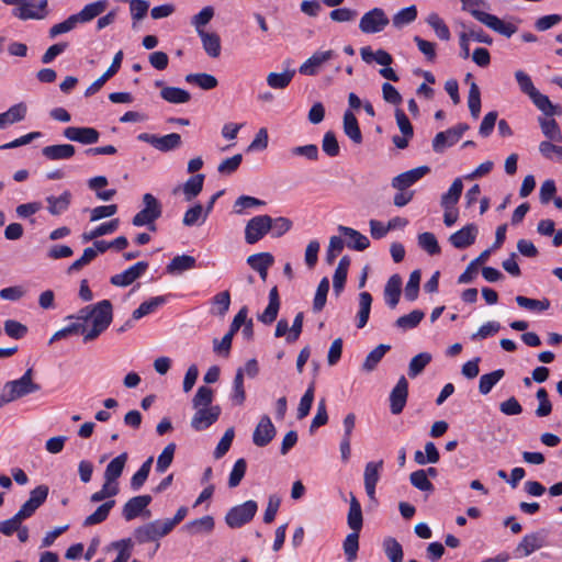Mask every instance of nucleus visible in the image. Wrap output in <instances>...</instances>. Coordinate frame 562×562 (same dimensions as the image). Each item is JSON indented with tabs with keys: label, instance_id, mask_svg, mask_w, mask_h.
I'll return each mask as SVG.
<instances>
[{
	"label": "nucleus",
	"instance_id": "obj_1",
	"mask_svg": "<svg viewBox=\"0 0 562 562\" xmlns=\"http://www.w3.org/2000/svg\"><path fill=\"white\" fill-rule=\"evenodd\" d=\"M40 390L41 385L33 382V369L29 368L20 379L8 381L4 384L0 394V408Z\"/></svg>",
	"mask_w": 562,
	"mask_h": 562
},
{
	"label": "nucleus",
	"instance_id": "obj_2",
	"mask_svg": "<svg viewBox=\"0 0 562 562\" xmlns=\"http://www.w3.org/2000/svg\"><path fill=\"white\" fill-rule=\"evenodd\" d=\"M143 204L144 207L134 215L132 224L136 227L147 226L149 231L156 232L155 221L161 216L162 205L151 193L143 195Z\"/></svg>",
	"mask_w": 562,
	"mask_h": 562
},
{
	"label": "nucleus",
	"instance_id": "obj_3",
	"mask_svg": "<svg viewBox=\"0 0 562 562\" xmlns=\"http://www.w3.org/2000/svg\"><path fill=\"white\" fill-rule=\"evenodd\" d=\"M258 510L256 501L249 499L233 506L225 515V522L232 529L241 528L250 522Z\"/></svg>",
	"mask_w": 562,
	"mask_h": 562
},
{
	"label": "nucleus",
	"instance_id": "obj_4",
	"mask_svg": "<svg viewBox=\"0 0 562 562\" xmlns=\"http://www.w3.org/2000/svg\"><path fill=\"white\" fill-rule=\"evenodd\" d=\"M271 216L267 214L251 217L245 226V241L254 245L261 240L271 229Z\"/></svg>",
	"mask_w": 562,
	"mask_h": 562
},
{
	"label": "nucleus",
	"instance_id": "obj_5",
	"mask_svg": "<svg viewBox=\"0 0 562 562\" xmlns=\"http://www.w3.org/2000/svg\"><path fill=\"white\" fill-rule=\"evenodd\" d=\"M390 23L387 15L381 8H373L366 12L359 22V29L364 34H375L382 32Z\"/></svg>",
	"mask_w": 562,
	"mask_h": 562
},
{
	"label": "nucleus",
	"instance_id": "obj_6",
	"mask_svg": "<svg viewBox=\"0 0 562 562\" xmlns=\"http://www.w3.org/2000/svg\"><path fill=\"white\" fill-rule=\"evenodd\" d=\"M139 142L147 143L154 148L162 153H168L179 148L182 144L181 135L178 133H170L164 136L149 133H140L137 136Z\"/></svg>",
	"mask_w": 562,
	"mask_h": 562
},
{
	"label": "nucleus",
	"instance_id": "obj_7",
	"mask_svg": "<svg viewBox=\"0 0 562 562\" xmlns=\"http://www.w3.org/2000/svg\"><path fill=\"white\" fill-rule=\"evenodd\" d=\"M469 130L467 123H460L447 131L439 132L432 139V149L436 153H442L447 147H451L457 144L463 134Z\"/></svg>",
	"mask_w": 562,
	"mask_h": 562
},
{
	"label": "nucleus",
	"instance_id": "obj_8",
	"mask_svg": "<svg viewBox=\"0 0 562 562\" xmlns=\"http://www.w3.org/2000/svg\"><path fill=\"white\" fill-rule=\"evenodd\" d=\"M473 18L482 24L486 25L492 31L505 37H510L518 31L516 24L506 22L498 16L487 12H473Z\"/></svg>",
	"mask_w": 562,
	"mask_h": 562
},
{
	"label": "nucleus",
	"instance_id": "obj_9",
	"mask_svg": "<svg viewBox=\"0 0 562 562\" xmlns=\"http://www.w3.org/2000/svg\"><path fill=\"white\" fill-rule=\"evenodd\" d=\"M529 99L541 112L540 116L554 117L562 115V106L553 103L548 95L541 93L529 80Z\"/></svg>",
	"mask_w": 562,
	"mask_h": 562
},
{
	"label": "nucleus",
	"instance_id": "obj_10",
	"mask_svg": "<svg viewBox=\"0 0 562 562\" xmlns=\"http://www.w3.org/2000/svg\"><path fill=\"white\" fill-rule=\"evenodd\" d=\"M153 498L150 495H138L130 498L122 508V516L126 521L134 520L139 516L150 517V510L147 509Z\"/></svg>",
	"mask_w": 562,
	"mask_h": 562
},
{
	"label": "nucleus",
	"instance_id": "obj_11",
	"mask_svg": "<svg viewBox=\"0 0 562 562\" xmlns=\"http://www.w3.org/2000/svg\"><path fill=\"white\" fill-rule=\"evenodd\" d=\"M34 0H24L21 5L13 9L12 14L23 21L26 20H42L48 14L47 0H40L36 4Z\"/></svg>",
	"mask_w": 562,
	"mask_h": 562
},
{
	"label": "nucleus",
	"instance_id": "obj_12",
	"mask_svg": "<svg viewBox=\"0 0 562 562\" xmlns=\"http://www.w3.org/2000/svg\"><path fill=\"white\" fill-rule=\"evenodd\" d=\"M194 409L196 412L192 416L190 425L195 431H202L211 427L218 420L222 413V409L218 405Z\"/></svg>",
	"mask_w": 562,
	"mask_h": 562
},
{
	"label": "nucleus",
	"instance_id": "obj_13",
	"mask_svg": "<svg viewBox=\"0 0 562 562\" xmlns=\"http://www.w3.org/2000/svg\"><path fill=\"white\" fill-rule=\"evenodd\" d=\"M168 533V530H165L162 520L158 519L137 527L134 530V538L138 543H146L157 541Z\"/></svg>",
	"mask_w": 562,
	"mask_h": 562
},
{
	"label": "nucleus",
	"instance_id": "obj_14",
	"mask_svg": "<svg viewBox=\"0 0 562 562\" xmlns=\"http://www.w3.org/2000/svg\"><path fill=\"white\" fill-rule=\"evenodd\" d=\"M49 488L47 485H38L31 491L29 499L21 506L18 513L27 519L45 503Z\"/></svg>",
	"mask_w": 562,
	"mask_h": 562
},
{
	"label": "nucleus",
	"instance_id": "obj_15",
	"mask_svg": "<svg viewBox=\"0 0 562 562\" xmlns=\"http://www.w3.org/2000/svg\"><path fill=\"white\" fill-rule=\"evenodd\" d=\"M276 435L277 429L271 418L268 415H263L254 430L252 442L255 446L262 448L268 446Z\"/></svg>",
	"mask_w": 562,
	"mask_h": 562
},
{
	"label": "nucleus",
	"instance_id": "obj_16",
	"mask_svg": "<svg viewBox=\"0 0 562 562\" xmlns=\"http://www.w3.org/2000/svg\"><path fill=\"white\" fill-rule=\"evenodd\" d=\"M148 266L147 261H138L123 272L112 276L110 282L115 286H128L146 272Z\"/></svg>",
	"mask_w": 562,
	"mask_h": 562
},
{
	"label": "nucleus",
	"instance_id": "obj_17",
	"mask_svg": "<svg viewBox=\"0 0 562 562\" xmlns=\"http://www.w3.org/2000/svg\"><path fill=\"white\" fill-rule=\"evenodd\" d=\"M429 172L430 168L428 166H419L417 168L407 170L392 179V187L398 191H404Z\"/></svg>",
	"mask_w": 562,
	"mask_h": 562
},
{
	"label": "nucleus",
	"instance_id": "obj_18",
	"mask_svg": "<svg viewBox=\"0 0 562 562\" xmlns=\"http://www.w3.org/2000/svg\"><path fill=\"white\" fill-rule=\"evenodd\" d=\"M407 396L408 382L406 378L402 375L390 394V409L393 415H398L403 412L407 402Z\"/></svg>",
	"mask_w": 562,
	"mask_h": 562
},
{
	"label": "nucleus",
	"instance_id": "obj_19",
	"mask_svg": "<svg viewBox=\"0 0 562 562\" xmlns=\"http://www.w3.org/2000/svg\"><path fill=\"white\" fill-rule=\"evenodd\" d=\"M64 136L71 142L91 145L98 143L100 133L93 127L68 126L64 130Z\"/></svg>",
	"mask_w": 562,
	"mask_h": 562
},
{
	"label": "nucleus",
	"instance_id": "obj_20",
	"mask_svg": "<svg viewBox=\"0 0 562 562\" xmlns=\"http://www.w3.org/2000/svg\"><path fill=\"white\" fill-rule=\"evenodd\" d=\"M334 57L336 53L331 49L317 50L300 66L299 71L305 76H315L318 74V68Z\"/></svg>",
	"mask_w": 562,
	"mask_h": 562
},
{
	"label": "nucleus",
	"instance_id": "obj_21",
	"mask_svg": "<svg viewBox=\"0 0 562 562\" xmlns=\"http://www.w3.org/2000/svg\"><path fill=\"white\" fill-rule=\"evenodd\" d=\"M383 468V460L370 461L366 464L363 480L364 488L370 499L375 498V487L380 480V471Z\"/></svg>",
	"mask_w": 562,
	"mask_h": 562
},
{
	"label": "nucleus",
	"instance_id": "obj_22",
	"mask_svg": "<svg viewBox=\"0 0 562 562\" xmlns=\"http://www.w3.org/2000/svg\"><path fill=\"white\" fill-rule=\"evenodd\" d=\"M113 319V307L109 300H102L93 304L92 324L108 329Z\"/></svg>",
	"mask_w": 562,
	"mask_h": 562
},
{
	"label": "nucleus",
	"instance_id": "obj_23",
	"mask_svg": "<svg viewBox=\"0 0 562 562\" xmlns=\"http://www.w3.org/2000/svg\"><path fill=\"white\" fill-rule=\"evenodd\" d=\"M477 234V228L474 224H468L461 229L453 233L449 240L453 247L464 249L474 244Z\"/></svg>",
	"mask_w": 562,
	"mask_h": 562
},
{
	"label": "nucleus",
	"instance_id": "obj_24",
	"mask_svg": "<svg viewBox=\"0 0 562 562\" xmlns=\"http://www.w3.org/2000/svg\"><path fill=\"white\" fill-rule=\"evenodd\" d=\"M71 200L72 194L69 190H65L59 196L48 195L45 199L47 211L54 216L60 215L69 209Z\"/></svg>",
	"mask_w": 562,
	"mask_h": 562
},
{
	"label": "nucleus",
	"instance_id": "obj_25",
	"mask_svg": "<svg viewBox=\"0 0 562 562\" xmlns=\"http://www.w3.org/2000/svg\"><path fill=\"white\" fill-rule=\"evenodd\" d=\"M402 292V278L400 274H393L387 280L384 288V300L390 308H395L398 304Z\"/></svg>",
	"mask_w": 562,
	"mask_h": 562
},
{
	"label": "nucleus",
	"instance_id": "obj_26",
	"mask_svg": "<svg viewBox=\"0 0 562 562\" xmlns=\"http://www.w3.org/2000/svg\"><path fill=\"white\" fill-rule=\"evenodd\" d=\"M338 231L344 236L349 238V240L347 241V247L350 249L363 251L370 246L369 238L351 227L339 225Z\"/></svg>",
	"mask_w": 562,
	"mask_h": 562
},
{
	"label": "nucleus",
	"instance_id": "obj_27",
	"mask_svg": "<svg viewBox=\"0 0 562 562\" xmlns=\"http://www.w3.org/2000/svg\"><path fill=\"white\" fill-rule=\"evenodd\" d=\"M76 148L71 144H58L45 146L42 149V155L48 160H64L74 157Z\"/></svg>",
	"mask_w": 562,
	"mask_h": 562
},
{
	"label": "nucleus",
	"instance_id": "obj_28",
	"mask_svg": "<svg viewBox=\"0 0 562 562\" xmlns=\"http://www.w3.org/2000/svg\"><path fill=\"white\" fill-rule=\"evenodd\" d=\"M344 133L357 145L363 140L361 130L359 127L358 120L351 110H347L344 113L342 119Z\"/></svg>",
	"mask_w": 562,
	"mask_h": 562
},
{
	"label": "nucleus",
	"instance_id": "obj_29",
	"mask_svg": "<svg viewBox=\"0 0 562 562\" xmlns=\"http://www.w3.org/2000/svg\"><path fill=\"white\" fill-rule=\"evenodd\" d=\"M347 525L352 531H361L363 527L361 504L352 493L350 494Z\"/></svg>",
	"mask_w": 562,
	"mask_h": 562
},
{
	"label": "nucleus",
	"instance_id": "obj_30",
	"mask_svg": "<svg viewBox=\"0 0 562 562\" xmlns=\"http://www.w3.org/2000/svg\"><path fill=\"white\" fill-rule=\"evenodd\" d=\"M538 123L547 142L562 143V132L554 117L539 116Z\"/></svg>",
	"mask_w": 562,
	"mask_h": 562
},
{
	"label": "nucleus",
	"instance_id": "obj_31",
	"mask_svg": "<svg viewBox=\"0 0 562 562\" xmlns=\"http://www.w3.org/2000/svg\"><path fill=\"white\" fill-rule=\"evenodd\" d=\"M215 521L210 515L193 519L183 526V529L191 536L211 533L214 530Z\"/></svg>",
	"mask_w": 562,
	"mask_h": 562
},
{
	"label": "nucleus",
	"instance_id": "obj_32",
	"mask_svg": "<svg viewBox=\"0 0 562 562\" xmlns=\"http://www.w3.org/2000/svg\"><path fill=\"white\" fill-rule=\"evenodd\" d=\"M127 459L128 454L126 452H122L121 454L112 459L105 468L104 480L117 483L119 477L123 473Z\"/></svg>",
	"mask_w": 562,
	"mask_h": 562
},
{
	"label": "nucleus",
	"instance_id": "obj_33",
	"mask_svg": "<svg viewBox=\"0 0 562 562\" xmlns=\"http://www.w3.org/2000/svg\"><path fill=\"white\" fill-rule=\"evenodd\" d=\"M106 0L95 1L85 5L80 12L72 15L75 16L77 23H87L103 13V11L106 9Z\"/></svg>",
	"mask_w": 562,
	"mask_h": 562
},
{
	"label": "nucleus",
	"instance_id": "obj_34",
	"mask_svg": "<svg viewBox=\"0 0 562 562\" xmlns=\"http://www.w3.org/2000/svg\"><path fill=\"white\" fill-rule=\"evenodd\" d=\"M120 226V220L113 218L109 222L102 223L90 232H85L81 236L83 243L97 239L104 235L113 234Z\"/></svg>",
	"mask_w": 562,
	"mask_h": 562
},
{
	"label": "nucleus",
	"instance_id": "obj_35",
	"mask_svg": "<svg viewBox=\"0 0 562 562\" xmlns=\"http://www.w3.org/2000/svg\"><path fill=\"white\" fill-rule=\"evenodd\" d=\"M115 506L114 499H109L101 504L91 515L87 516L82 522L83 527H91L105 521L111 509Z\"/></svg>",
	"mask_w": 562,
	"mask_h": 562
},
{
	"label": "nucleus",
	"instance_id": "obj_36",
	"mask_svg": "<svg viewBox=\"0 0 562 562\" xmlns=\"http://www.w3.org/2000/svg\"><path fill=\"white\" fill-rule=\"evenodd\" d=\"M205 175L196 173L191 176L182 186V192L186 201H192L203 190Z\"/></svg>",
	"mask_w": 562,
	"mask_h": 562
},
{
	"label": "nucleus",
	"instance_id": "obj_37",
	"mask_svg": "<svg viewBox=\"0 0 562 562\" xmlns=\"http://www.w3.org/2000/svg\"><path fill=\"white\" fill-rule=\"evenodd\" d=\"M198 34L202 41L205 53L212 58L218 57L221 54L220 36L216 33H209L204 30H199Z\"/></svg>",
	"mask_w": 562,
	"mask_h": 562
},
{
	"label": "nucleus",
	"instance_id": "obj_38",
	"mask_svg": "<svg viewBox=\"0 0 562 562\" xmlns=\"http://www.w3.org/2000/svg\"><path fill=\"white\" fill-rule=\"evenodd\" d=\"M231 302L229 291L225 290L215 294L211 299L210 314L224 317L229 310Z\"/></svg>",
	"mask_w": 562,
	"mask_h": 562
},
{
	"label": "nucleus",
	"instance_id": "obj_39",
	"mask_svg": "<svg viewBox=\"0 0 562 562\" xmlns=\"http://www.w3.org/2000/svg\"><path fill=\"white\" fill-rule=\"evenodd\" d=\"M196 265L194 257L189 255H179L171 259L166 267V272L169 274L181 273L183 271L193 269Z\"/></svg>",
	"mask_w": 562,
	"mask_h": 562
},
{
	"label": "nucleus",
	"instance_id": "obj_40",
	"mask_svg": "<svg viewBox=\"0 0 562 562\" xmlns=\"http://www.w3.org/2000/svg\"><path fill=\"white\" fill-rule=\"evenodd\" d=\"M160 97L165 101L173 104L187 103L191 99L190 92L178 87H162Z\"/></svg>",
	"mask_w": 562,
	"mask_h": 562
},
{
	"label": "nucleus",
	"instance_id": "obj_41",
	"mask_svg": "<svg viewBox=\"0 0 562 562\" xmlns=\"http://www.w3.org/2000/svg\"><path fill=\"white\" fill-rule=\"evenodd\" d=\"M391 349L390 345L380 344L373 350H371L366 357L362 363V370L366 372L373 371L379 362L382 360L384 355Z\"/></svg>",
	"mask_w": 562,
	"mask_h": 562
},
{
	"label": "nucleus",
	"instance_id": "obj_42",
	"mask_svg": "<svg viewBox=\"0 0 562 562\" xmlns=\"http://www.w3.org/2000/svg\"><path fill=\"white\" fill-rule=\"evenodd\" d=\"M462 180L460 178L454 179L448 192H446L441 198V206L443 209H453L454 205L459 202V199L462 194Z\"/></svg>",
	"mask_w": 562,
	"mask_h": 562
},
{
	"label": "nucleus",
	"instance_id": "obj_43",
	"mask_svg": "<svg viewBox=\"0 0 562 562\" xmlns=\"http://www.w3.org/2000/svg\"><path fill=\"white\" fill-rule=\"evenodd\" d=\"M372 304V295L369 292L359 294V311L357 314V327L363 328L369 319Z\"/></svg>",
	"mask_w": 562,
	"mask_h": 562
},
{
	"label": "nucleus",
	"instance_id": "obj_44",
	"mask_svg": "<svg viewBox=\"0 0 562 562\" xmlns=\"http://www.w3.org/2000/svg\"><path fill=\"white\" fill-rule=\"evenodd\" d=\"M186 81L195 85L203 90H212L217 87V79L206 72L189 74L186 76Z\"/></svg>",
	"mask_w": 562,
	"mask_h": 562
},
{
	"label": "nucleus",
	"instance_id": "obj_45",
	"mask_svg": "<svg viewBox=\"0 0 562 562\" xmlns=\"http://www.w3.org/2000/svg\"><path fill=\"white\" fill-rule=\"evenodd\" d=\"M425 313L422 310H414L409 314L400 316L395 321V326L403 331L416 328L424 319Z\"/></svg>",
	"mask_w": 562,
	"mask_h": 562
},
{
	"label": "nucleus",
	"instance_id": "obj_46",
	"mask_svg": "<svg viewBox=\"0 0 562 562\" xmlns=\"http://www.w3.org/2000/svg\"><path fill=\"white\" fill-rule=\"evenodd\" d=\"M505 370L497 369L493 372L481 375L479 382V392L482 395L488 394L492 389L504 378Z\"/></svg>",
	"mask_w": 562,
	"mask_h": 562
},
{
	"label": "nucleus",
	"instance_id": "obj_47",
	"mask_svg": "<svg viewBox=\"0 0 562 562\" xmlns=\"http://www.w3.org/2000/svg\"><path fill=\"white\" fill-rule=\"evenodd\" d=\"M167 302V296H155L143 302L134 312L133 319H140L144 316L155 312L159 306Z\"/></svg>",
	"mask_w": 562,
	"mask_h": 562
},
{
	"label": "nucleus",
	"instance_id": "obj_48",
	"mask_svg": "<svg viewBox=\"0 0 562 562\" xmlns=\"http://www.w3.org/2000/svg\"><path fill=\"white\" fill-rule=\"evenodd\" d=\"M382 547L390 562H403V547L395 538H385L383 540Z\"/></svg>",
	"mask_w": 562,
	"mask_h": 562
},
{
	"label": "nucleus",
	"instance_id": "obj_49",
	"mask_svg": "<svg viewBox=\"0 0 562 562\" xmlns=\"http://www.w3.org/2000/svg\"><path fill=\"white\" fill-rule=\"evenodd\" d=\"M431 359L432 357L429 352H420L413 357L408 364V376L412 379L418 376L431 362Z\"/></svg>",
	"mask_w": 562,
	"mask_h": 562
},
{
	"label": "nucleus",
	"instance_id": "obj_50",
	"mask_svg": "<svg viewBox=\"0 0 562 562\" xmlns=\"http://www.w3.org/2000/svg\"><path fill=\"white\" fill-rule=\"evenodd\" d=\"M294 74L295 70L293 69H288L283 72H270L267 77V83L273 89H284L290 85Z\"/></svg>",
	"mask_w": 562,
	"mask_h": 562
},
{
	"label": "nucleus",
	"instance_id": "obj_51",
	"mask_svg": "<svg viewBox=\"0 0 562 562\" xmlns=\"http://www.w3.org/2000/svg\"><path fill=\"white\" fill-rule=\"evenodd\" d=\"M417 18V8L412 4L404 9H401L392 18L393 26L396 29H401L404 25L411 24Z\"/></svg>",
	"mask_w": 562,
	"mask_h": 562
},
{
	"label": "nucleus",
	"instance_id": "obj_52",
	"mask_svg": "<svg viewBox=\"0 0 562 562\" xmlns=\"http://www.w3.org/2000/svg\"><path fill=\"white\" fill-rule=\"evenodd\" d=\"M153 461V457H149L132 476L131 488L133 491H138L145 484L150 473Z\"/></svg>",
	"mask_w": 562,
	"mask_h": 562
},
{
	"label": "nucleus",
	"instance_id": "obj_53",
	"mask_svg": "<svg viewBox=\"0 0 562 562\" xmlns=\"http://www.w3.org/2000/svg\"><path fill=\"white\" fill-rule=\"evenodd\" d=\"M360 531H352L347 535L344 540L342 548L348 562H353L357 559L359 550Z\"/></svg>",
	"mask_w": 562,
	"mask_h": 562
},
{
	"label": "nucleus",
	"instance_id": "obj_54",
	"mask_svg": "<svg viewBox=\"0 0 562 562\" xmlns=\"http://www.w3.org/2000/svg\"><path fill=\"white\" fill-rule=\"evenodd\" d=\"M231 398L236 405L244 404L246 400V393L244 389V370L241 368H238L236 371L233 381V392Z\"/></svg>",
	"mask_w": 562,
	"mask_h": 562
},
{
	"label": "nucleus",
	"instance_id": "obj_55",
	"mask_svg": "<svg viewBox=\"0 0 562 562\" xmlns=\"http://www.w3.org/2000/svg\"><path fill=\"white\" fill-rule=\"evenodd\" d=\"M176 443L170 442L168 443L161 453L158 456L157 463H156V472L158 473H165L167 469L171 465L175 452H176Z\"/></svg>",
	"mask_w": 562,
	"mask_h": 562
},
{
	"label": "nucleus",
	"instance_id": "obj_56",
	"mask_svg": "<svg viewBox=\"0 0 562 562\" xmlns=\"http://www.w3.org/2000/svg\"><path fill=\"white\" fill-rule=\"evenodd\" d=\"M120 492L119 483H113L104 480V483L100 491L94 492L90 496L91 503H99L106 498L112 499V497L116 496Z\"/></svg>",
	"mask_w": 562,
	"mask_h": 562
},
{
	"label": "nucleus",
	"instance_id": "obj_57",
	"mask_svg": "<svg viewBox=\"0 0 562 562\" xmlns=\"http://www.w3.org/2000/svg\"><path fill=\"white\" fill-rule=\"evenodd\" d=\"M555 142L542 140L539 144V153L549 160L562 164V146L554 144Z\"/></svg>",
	"mask_w": 562,
	"mask_h": 562
},
{
	"label": "nucleus",
	"instance_id": "obj_58",
	"mask_svg": "<svg viewBox=\"0 0 562 562\" xmlns=\"http://www.w3.org/2000/svg\"><path fill=\"white\" fill-rule=\"evenodd\" d=\"M273 262L274 258L270 252H258L247 258V263L255 271L258 269H269Z\"/></svg>",
	"mask_w": 562,
	"mask_h": 562
},
{
	"label": "nucleus",
	"instance_id": "obj_59",
	"mask_svg": "<svg viewBox=\"0 0 562 562\" xmlns=\"http://www.w3.org/2000/svg\"><path fill=\"white\" fill-rule=\"evenodd\" d=\"M426 22L429 24V26L432 27L436 35L442 40L448 41L450 38V31L447 24L443 22V20L435 12L430 13Z\"/></svg>",
	"mask_w": 562,
	"mask_h": 562
},
{
	"label": "nucleus",
	"instance_id": "obj_60",
	"mask_svg": "<svg viewBox=\"0 0 562 562\" xmlns=\"http://www.w3.org/2000/svg\"><path fill=\"white\" fill-rule=\"evenodd\" d=\"M329 291V280L327 277H324L321 282L318 283V286L316 289V293L313 300V311L314 312H321L327 301V294Z\"/></svg>",
	"mask_w": 562,
	"mask_h": 562
},
{
	"label": "nucleus",
	"instance_id": "obj_61",
	"mask_svg": "<svg viewBox=\"0 0 562 562\" xmlns=\"http://www.w3.org/2000/svg\"><path fill=\"white\" fill-rule=\"evenodd\" d=\"M213 390L209 386H200L192 398L193 408L213 407Z\"/></svg>",
	"mask_w": 562,
	"mask_h": 562
},
{
	"label": "nucleus",
	"instance_id": "obj_62",
	"mask_svg": "<svg viewBox=\"0 0 562 562\" xmlns=\"http://www.w3.org/2000/svg\"><path fill=\"white\" fill-rule=\"evenodd\" d=\"M411 484L419 491L432 492L435 490L434 484L427 479L425 470H417L409 475Z\"/></svg>",
	"mask_w": 562,
	"mask_h": 562
},
{
	"label": "nucleus",
	"instance_id": "obj_63",
	"mask_svg": "<svg viewBox=\"0 0 562 562\" xmlns=\"http://www.w3.org/2000/svg\"><path fill=\"white\" fill-rule=\"evenodd\" d=\"M322 149L327 156L331 158L337 157L339 155V143L337 140L336 134L333 131H328L324 134L322 140Z\"/></svg>",
	"mask_w": 562,
	"mask_h": 562
},
{
	"label": "nucleus",
	"instance_id": "obj_64",
	"mask_svg": "<svg viewBox=\"0 0 562 562\" xmlns=\"http://www.w3.org/2000/svg\"><path fill=\"white\" fill-rule=\"evenodd\" d=\"M133 546L134 542L131 538L113 542V547L119 551L113 562H127L132 555Z\"/></svg>",
	"mask_w": 562,
	"mask_h": 562
}]
</instances>
